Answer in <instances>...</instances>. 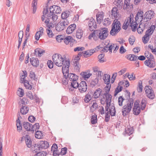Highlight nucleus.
Wrapping results in <instances>:
<instances>
[{
	"mask_svg": "<svg viewBox=\"0 0 156 156\" xmlns=\"http://www.w3.org/2000/svg\"><path fill=\"white\" fill-rule=\"evenodd\" d=\"M52 58L54 63L58 66L61 67L63 66L62 67L63 68L64 65L66 66V62H68L70 64L69 59L65 57L64 58L60 54L58 53L55 54L53 55Z\"/></svg>",
	"mask_w": 156,
	"mask_h": 156,
	"instance_id": "1",
	"label": "nucleus"
},
{
	"mask_svg": "<svg viewBox=\"0 0 156 156\" xmlns=\"http://www.w3.org/2000/svg\"><path fill=\"white\" fill-rule=\"evenodd\" d=\"M66 65L62 68V72L63 76L65 79L67 80L68 78L71 81H73L75 80H77L78 79V76L74 73H69V67L70 64L68 62H66Z\"/></svg>",
	"mask_w": 156,
	"mask_h": 156,
	"instance_id": "2",
	"label": "nucleus"
},
{
	"mask_svg": "<svg viewBox=\"0 0 156 156\" xmlns=\"http://www.w3.org/2000/svg\"><path fill=\"white\" fill-rule=\"evenodd\" d=\"M147 103V101L143 99L140 104L138 101H136L134 103L133 108V113L135 115H138L140 112L141 110H143L145 108Z\"/></svg>",
	"mask_w": 156,
	"mask_h": 156,
	"instance_id": "3",
	"label": "nucleus"
},
{
	"mask_svg": "<svg viewBox=\"0 0 156 156\" xmlns=\"http://www.w3.org/2000/svg\"><path fill=\"white\" fill-rule=\"evenodd\" d=\"M121 24L120 22L118 20H115L112 25V29L110 32V34L115 36L120 31Z\"/></svg>",
	"mask_w": 156,
	"mask_h": 156,
	"instance_id": "4",
	"label": "nucleus"
},
{
	"mask_svg": "<svg viewBox=\"0 0 156 156\" xmlns=\"http://www.w3.org/2000/svg\"><path fill=\"white\" fill-rule=\"evenodd\" d=\"M133 103V100L131 99L129 103L123 106L122 109V113L124 116H126L129 113L131 110Z\"/></svg>",
	"mask_w": 156,
	"mask_h": 156,
	"instance_id": "5",
	"label": "nucleus"
},
{
	"mask_svg": "<svg viewBox=\"0 0 156 156\" xmlns=\"http://www.w3.org/2000/svg\"><path fill=\"white\" fill-rule=\"evenodd\" d=\"M101 96L103 97L101 98L103 99L106 103V105L105 107V111H108L109 108L111 106V102L112 101V96L109 93H102Z\"/></svg>",
	"mask_w": 156,
	"mask_h": 156,
	"instance_id": "6",
	"label": "nucleus"
},
{
	"mask_svg": "<svg viewBox=\"0 0 156 156\" xmlns=\"http://www.w3.org/2000/svg\"><path fill=\"white\" fill-rule=\"evenodd\" d=\"M155 26L152 25L150 28L147 30L145 32V34L142 38V40L144 44H146L148 42L149 39V37L152 34L155 29Z\"/></svg>",
	"mask_w": 156,
	"mask_h": 156,
	"instance_id": "7",
	"label": "nucleus"
},
{
	"mask_svg": "<svg viewBox=\"0 0 156 156\" xmlns=\"http://www.w3.org/2000/svg\"><path fill=\"white\" fill-rule=\"evenodd\" d=\"M97 36H98V38L101 40H104L108 37V30L107 28H104L101 30H96Z\"/></svg>",
	"mask_w": 156,
	"mask_h": 156,
	"instance_id": "8",
	"label": "nucleus"
},
{
	"mask_svg": "<svg viewBox=\"0 0 156 156\" xmlns=\"http://www.w3.org/2000/svg\"><path fill=\"white\" fill-rule=\"evenodd\" d=\"M147 53L149 55V56L148 57H147V58L148 59V60H146L144 62V64L150 68H153L155 66L154 57L151 53H149L148 52H147Z\"/></svg>",
	"mask_w": 156,
	"mask_h": 156,
	"instance_id": "9",
	"label": "nucleus"
},
{
	"mask_svg": "<svg viewBox=\"0 0 156 156\" xmlns=\"http://www.w3.org/2000/svg\"><path fill=\"white\" fill-rule=\"evenodd\" d=\"M69 23L67 20H65L58 23L55 26L56 30L58 31L63 30Z\"/></svg>",
	"mask_w": 156,
	"mask_h": 156,
	"instance_id": "10",
	"label": "nucleus"
},
{
	"mask_svg": "<svg viewBox=\"0 0 156 156\" xmlns=\"http://www.w3.org/2000/svg\"><path fill=\"white\" fill-rule=\"evenodd\" d=\"M144 89L147 96L150 99H153L155 94L151 87L150 86H146Z\"/></svg>",
	"mask_w": 156,
	"mask_h": 156,
	"instance_id": "11",
	"label": "nucleus"
},
{
	"mask_svg": "<svg viewBox=\"0 0 156 156\" xmlns=\"http://www.w3.org/2000/svg\"><path fill=\"white\" fill-rule=\"evenodd\" d=\"M154 16L153 11L150 10L147 11L144 15V22H146L150 21Z\"/></svg>",
	"mask_w": 156,
	"mask_h": 156,
	"instance_id": "12",
	"label": "nucleus"
},
{
	"mask_svg": "<svg viewBox=\"0 0 156 156\" xmlns=\"http://www.w3.org/2000/svg\"><path fill=\"white\" fill-rule=\"evenodd\" d=\"M136 22L139 23H142L144 22V15L143 11L140 10L136 14L135 18Z\"/></svg>",
	"mask_w": 156,
	"mask_h": 156,
	"instance_id": "13",
	"label": "nucleus"
},
{
	"mask_svg": "<svg viewBox=\"0 0 156 156\" xmlns=\"http://www.w3.org/2000/svg\"><path fill=\"white\" fill-rule=\"evenodd\" d=\"M89 29L91 31H93L97 28L95 20L93 18L90 19L88 22Z\"/></svg>",
	"mask_w": 156,
	"mask_h": 156,
	"instance_id": "14",
	"label": "nucleus"
},
{
	"mask_svg": "<svg viewBox=\"0 0 156 156\" xmlns=\"http://www.w3.org/2000/svg\"><path fill=\"white\" fill-rule=\"evenodd\" d=\"M87 89V84L85 81H83L79 84L78 88L79 91L81 93L85 92Z\"/></svg>",
	"mask_w": 156,
	"mask_h": 156,
	"instance_id": "15",
	"label": "nucleus"
},
{
	"mask_svg": "<svg viewBox=\"0 0 156 156\" xmlns=\"http://www.w3.org/2000/svg\"><path fill=\"white\" fill-rule=\"evenodd\" d=\"M49 11L55 14V13L57 14L60 13L61 11V8L58 6L52 5L49 8Z\"/></svg>",
	"mask_w": 156,
	"mask_h": 156,
	"instance_id": "16",
	"label": "nucleus"
},
{
	"mask_svg": "<svg viewBox=\"0 0 156 156\" xmlns=\"http://www.w3.org/2000/svg\"><path fill=\"white\" fill-rule=\"evenodd\" d=\"M131 15L130 14L129 17L127 18L124 22L122 28L123 29L126 30L129 25H130V22L131 20Z\"/></svg>",
	"mask_w": 156,
	"mask_h": 156,
	"instance_id": "17",
	"label": "nucleus"
},
{
	"mask_svg": "<svg viewBox=\"0 0 156 156\" xmlns=\"http://www.w3.org/2000/svg\"><path fill=\"white\" fill-rule=\"evenodd\" d=\"M76 25L75 24L70 25L66 30V33L68 34H72L76 29Z\"/></svg>",
	"mask_w": 156,
	"mask_h": 156,
	"instance_id": "18",
	"label": "nucleus"
},
{
	"mask_svg": "<svg viewBox=\"0 0 156 156\" xmlns=\"http://www.w3.org/2000/svg\"><path fill=\"white\" fill-rule=\"evenodd\" d=\"M49 146L48 142L46 141H41L39 144L38 148L39 149H46Z\"/></svg>",
	"mask_w": 156,
	"mask_h": 156,
	"instance_id": "19",
	"label": "nucleus"
},
{
	"mask_svg": "<svg viewBox=\"0 0 156 156\" xmlns=\"http://www.w3.org/2000/svg\"><path fill=\"white\" fill-rule=\"evenodd\" d=\"M30 62L32 65L34 66H37L39 65V61L38 58L32 57L30 58Z\"/></svg>",
	"mask_w": 156,
	"mask_h": 156,
	"instance_id": "20",
	"label": "nucleus"
},
{
	"mask_svg": "<svg viewBox=\"0 0 156 156\" xmlns=\"http://www.w3.org/2000/svg\"><path fill=\"white\" fill-rule=\"evenodd\" d=\"M101 89L100 88H98L96 89L95 91L94 94H93L94 98L96 99L98 98L101 95Z\"/></svg>",
	"mask_w": 156,
	"mask_h": 156,
	"instance_id": "21",
	"label": "nucleus"
},
{
	"mask_svg": "<svg viewBox=\"0 0 156 156\" xmlns=\"http://www.w3.org/2000/svg\"><path fill=\"white\" fill-rule=\"evenodd\" d=\"M24 128L27 131H31L32 129H31L32 124L27 122H24L23 123Z\"/></svg>",
	"mask_w": 156,
	"mask_h": 156,
	"instance_id": "22",
	"label": "nucleus"
},
{
	"mask_svg": "<svg viewBox=\"0 0 156 156\" xmlns=\"http://www.w3.org/2000/svg\"><path fill=\"white\" fill-rule=\"evenodd\" d=\"M50 20L49 19H46L44 21L45 23L46 24V26L49 29L55 27V23H54L53 22L52 23V22H49Z\"/></svg>",
	"mask_w": 156,
	"mask_h": 156,
	"instance_id": "23",
	"label": "nucleus"
},
{
	"mask_svg": "<svg viewBox=\"0 0 156 156\" xmlns=\"http://www.w3.org/2000/svg\"><path fill=\"white\" fill-rule=\"evenodd\" d=\"M94 52H95V50L92 49L84 51V56L86 58L89 57Z\"/></svg>",
	"mask_w": 156,
	"mask_h": 156,
	"instance_id": "24",
	"label": "nucleus"
},
{
	"mask_svg": "<svg viewBox=\"0 0 156 156\" xmlns=\"http://www.w3.org/2000/svg\"><path fill=\"white\" fill-rule=\"evenodd\" d=\"M83 34V31L80 28H78L76 30V36L78 39H80L82 37Z\"/></svg>",
	"mask_w": 156,
	"mask_h": 156,
	"instance_id": "25",
	"label": "nucleus"
},
{
	"mask_svg": "<svg viewBox=\"0 0 156 156\" xmlns=\"http://www.w3.org/2000/svg\"><path fill=\"white\" fill-rule=\"evenodd\" d=\"M71 13V12L68 10L63 12L61 14V18L65 20H66V19L69 16Z\"/></svg>",
	"mask_w": 156,
	"mask_h": 156,
	"instance_id": "26",
	"label": "nucleus"
},
{
	"mask_svg": "<svg viewBox=\"0 0 156 156\" xmlns=\"http://www.w3.org/2000/svg\"><path fill=\"white\" fill-rule=\"evenodd\" d=\"M25 142L27 146L30 148L31 147L32 141L30 137L28 135H26L25 137Z\"/></svg>",
	"mask_w": 156,
	"mask_h": 156,
	"instance_id": "27",
	"label": "nucleus"
},
{
	"mask_svg": "<svg viewBox=\"0 0 156 156\" xmlns=\"http://www.w3.org/2000/svg\"><path fill=\"white\" fill-rule=\"evenodd\" d=\"M114 3L119 9L122 8L123 4L122 0H115Z\"/></svg>",
	"mask_w": 156,
	"mask_h": 156,
	"instance_id": "28",
	"label": "nucleus"
},
{
	"mask_svg": "<svg viewBox=\"0 0 156 156\" xmlns=\"http://www.w3.org/2000/svg\"><path fill=\"white\" fill-rule=\"evenodd\" d=\"M23 74H22V75L20 76V82L21 83H24L25 81H27V80H25V78L27 76V73L26 71H23Z\"/></svg>",
	"mask_w": 156,
	"mask_h": 156,
	"instance_id": "29",
	"label": "nucleus"
},
{
	"mask_svg": "<svg viewBox=\"0 0 156 156\" xmlns=\"http://www.w3.org/2000/svg\"><path fill=\"white\" fill-rule=\"evenodd\" d=\"M107 112H109V113L112 116H114L115 115V106H112L109 109V111H107Z\"/></svg>",
	"mask_w": 156,
	"mask_h": 156,
	"instance_id": "30",
	"label": "nucleus"
},
{
	"mask_svg": "<svg viewBox=\"0 0 156 156\" xmlns=\"http://www.w3.org/2000/svg\"><path fill=\"white\" fill-rule=\"evenodd\" d=\"M145 27L144 23H141L140 24L139 27L137 29V31L139 34H141L144 30Z\"/></svg>",
	"mask_w": 156,
	"mask_h": 156,
	"instance_id": "31",
	"label": "nucleus"
},
{
	"mask_svg": "<svg viewBox=\"0 0 156 156\" xmlns=\"http://www.w3.org/2000/svg\"><path fill=\"white\" fill-rule=\"evenodd\" d=\"M29 108L25 106H23L20 108V112L22 115H25L28 112Z\"/></svg>",
	"mask_w": 156,
	"mask_h": 156,
	"instance_id": "32",
	"label": "nucleus"
},
{
	"mask_svg": "<svg viewBox=\"0 0 156 156\" xmlns=\"http://www.w3.org/2000/svg\"><path fill=\"white\" fill-rule=\"evenodd\" d=\"M103 79L104 83L107 84H110V76L107 74H105L103 77Z\"/></svg>",
	"mask_w": 156,
	"mask_h": 156,
	"instance_id": "33",
	"label": "nucleus"
},
{
	"mask_svg": "<svg viewBox=\"0 0 156 156\" xmlns=\"http://www.w3.org/2000/svg\"><path fill=\"white\" fill-rule=\"evenodd\" d=\"M137 22L134 21H133L131 23L130 22V26L131 27V29L132 31H135L137 28Z\"/></svg>",
	"mask_w": 156,
	"mask_h": 156,
	"instance_id": "34",
	"label": "nucleus"
},
{
	"mask_svg": "<svg viewBox=\"0 0 156 156\" xmlns=\"http://www.w3.org/2000/svg\"><path fill=\"white\" fill-rule=\"evenodd\" d=\"M130 0H125L124 5L123 7L124 9H126L129 7L131 8L130 7L132 6V5H130Z\"/></svg>",
	"mask_w": 156,
	"mask_h": 156,
	"instance_id": "35",
	"label": "nucleus"
},
{
	"mask_svg": "<svg viewBox=\"0 0 156 156\" xmlns=\"http://www.w3.org/2000/svg\"><path fill=\"white\" fill-rule=\"evenodd\" d=\"M128 59L130 61H136L137 60V56L134 54H129L127 55Z\"/></svg>",
	"mask_w": 156,
	"mask_h": 156,
	"instance_id": "36",
	"label": "nucleus"
},
{
	"mask_svg": "<svg viewBox=\"0 0 156 156\" xmlns=\"http://www.w3.org/2000/svg\"><path fill=\"white\" fill-rule=\"evenodd\" d=\"M91 95L88 93L85 95L84 100L85 102L88 103L91 99Z\"/></svg>",
	"mask_w": 156,
	"mask_h": 156,
	"instance_id": "37",
	"label": "nucleus"
},
{
	"mask_svg": "<svg viewBox=\"0 0 156 156\" xmlns=\"http://www.w3.org/2000/svg\"><path fill=\"white\" fill-rule=\"evenodd\" d=\"M117 8L116 7H114L113 8L112 10V16H113L115 18H116L118 14L117 12Z\"/></svg>",
	"mask_w": 156,
	"mask_h": 156,
	"instance_id": "38",
	"label": "nucleus"
},
{
	"mask_svg": "<svg viewBox=\"0 0 156 156\" xmlns=\"http://www.w3.org/2000/svg\"><path fill=\"white\" fill-rule=\"evenodd\" d=\"M73 40L72 37L70 36H68L64 39V41L66 44H69L71 41H73Z\"/></svg>",
	"mask_w": 156,
	"mask_h": 156,
	"instance_id": "39",
	"label": "nucleus"
},
{
	"mask_svg": "<svg viewBox=\"0 0 156 156\" xmlns=\"http://www.w3.org/2000/svg\"><path fill=\"white\" fill-rule=\"evenodd\" d=\"M77 80H75L72 81L71 83L72 87L74 88H76L78 87L79 88V84L78 82L77 81Z\"/></svg>",
	"mask_w": 156,
	"mask_h": 156,
	"instance_id": "40",
	"label": "nucleus"
},
{
	"mask_svg": "<svg viewBox=\"0 0 156 156\" xmlns=\"http://www.w3.org/2000/svg\"><path fill=\"white\" fill-rule=\"evenodd\" d=\"M35 136L36 138L40 139L42 138L43 136L42 132L40 131H37L35 134Z\"/></svg>",
	"mask_w": 156,
	"mask_h": 156,
	"instance_id": "41",
	"label": "nucleus"
},
{
	"mask_svg": "<svg viewBox=\"0 0 156 156\" xmlns=\"http://www.w3.org/2000/svg\"><path fill=\"white\" fill-rule=\"evenodd\" d=\"M97 116L96 115L94 114L92 116L91 122L92 124H94L97 122Z\"/></svg>",
	"mask_w": 156,
	"mask_h": 156,
	"instance_id": "42",
	"label": "nucleus"
},
{
	"mask_svg": "<svg viewBox=\"0 0 156 156\" xmlns=\"http://www.w3.org/2000/svg\"><path fill=\"white\" fill-rule=\"evenodd\" d=\"M125 132L128 135H130L133 133V128L130 126H129V127H128L127 129H126Z\"/></svg>",
	"mask_w": 156,
	"mask_h": 156,
	"instance_id": "43",
	"label": "nucleus"
},
{
	"mask_svg": "<svg viewBox=\"0 0 156 156\" xmlns=\"http://www.w3.org/2000/svg\"><path fill=\"white\" fill-rule=\"evenodd\" d=\"M37 2H35V0L33 1L32 3V6L33 7V13H35L36 12L37 9Z\"/></svg>",
	"mask_w": 156,
	"mask_h": 156,
	"instance_id": "44",
	"label": "nucleus"
},
{
	"mask_svg": "<svg viewBox=\"0 0 156 156\" xmlns=\"http://www.w3.org/2000/svg\"><path fill=\"white\" fill-rule=\"evenodd\" d=\"M142 81L140 80L139 81L138 86L137 87V90L138 92H141L142 91Z\"/></svg>",
	"mask_w": 156,
	"mask_h": 156,
	"instance_id": "45",
	"label": "nucleus"
},
{
	"mask_svg": "<svg viewBox=\"0 0 156 156\" xmlns=\"http://www.w3.org/2000/svg\"><path fill=\"white\" fill-rule=\"evenodd\" d=\"M122 89V87L120 86H118L116 88L115 91L114 96H115L117 94L121 91Z\"/></svg>",
	"mask_w": 156,
	"mask_h": 156,
	"instance_id": "46",
	"label": "nucleus"
},
{
	"mask_svg": "<svg viewBox=\"0 0 156 156\" xmlns=\"http://www.w3.org/2000/svg\"><path fill=\"white\" fill-rule=\"evenodd\" d=\"M40 126L39 123H36L34 125H32L31 129H32L31 131L34 132V130L36 131V129H39Z\"/></svg>",
	"mask_w": 156,
	"mask_h": 156,
	"instance_id": "47",
	"label": "nucleus"
},
{
	"mask_svg": "<svg viewBox=\"0 0 156 156\" xmlns=\"http://www.w3.org/2000/svg\"><path fill=\"white\" fill-rule=\"evenodd\" d=\"M103 23L104 26H107L111 24V21L109 18H107L105 19Z\"/></svg>",
	"mask_w": 156,
	"mask_h": 156,
	"instance_id": "48",
	"label": "nucleus"
},
{
	"mask_svg": "<svg viewBox=\"0 0 156 156\" xmlns=\"http://www.w3.org/2000/svg\"><path fill=\"white\" fill-rule=\"evenodd\" d=\"M26 89L29 90L31 89L32 88V86L30 85L28 81H25L24 83H23Z\"/></svg>",
	"mask_w": 156,
	"mask_h": 156,
	"instance_id": "49",
	"label": "nucleus"
},
{
	"mask_svg": "<svg viewBox=\"0 0 156 156\" xmlns=\"http://www.w3.org/2000/svg\"><path fill=\"white\" fill-rule=\"evenodd\" d=\"M104 56L105 55L103 54H101L98 55V58L99 62L102 63L103 62L105 61L104 58Z\"/></svg>",
	"mask_w": 156,
	"mask_h": 156,
	"instance_id": "50",
	"label": "nucleus"
},
{
	"mask_svg": "<svg viewBox=\"0 0 156 156\" xmlns=\"http://www.w3.org/2000/svg\"><path fill=\"white\" fill-rule=\"evenodd\" d=\"M26 94L27 97L29 98L31 100L34 99V95L31 91H28L26 92Z\"/></svg>",
	"mask_w": 156,
	"mask_h": 156,
	"instance_id": "51",
	"label": "nucleus"
},
{
	"mask_svg": "<svg viewBox=\"0 0 156 156\" xmlns=\"http://www.w3.org/2000/svg\"><path fill=\"white\" fill-rule=\"evenodd\" d=\"M48 11V9L46 8V9H44L43 11V15L41 17V20L42 21H44V18L45 17L46 18H47L45 16H46L47 13Z\"/></svg>",
	"mask_w": 156,
	"mask_h": 156,
	"instance_id": "52",
	"label": "nucleus"
},
{
	"mask_svg": "<svg viewBox=\"0 0 156 156\" xmlns=\"http://www.w3.org/2000/svg\"><path fill=\"white\" fill-rule=\"evenodd\" d=\"M18 94L20 97H23L24 95V90L22 88H19L17 91Z\"/></svg>",
	"mask_w": 156,
	"mask_h": 156,
	"instance_id": "53",
	"label": "nucleus"
},
{
	"mask_svg": "<svg viewBox=\"0 0 156 156\" xmlns=\"http://www.w3.org/2000/svg\"><path fill=\"white\" fill-rule=\"evenodd\" d=\"M98 107V104L96 102H94L90 107L91 110L92 112L94 111Z\"/></svg>",
	"mask_w": 156,
	"mask_h": 156,
	"instance_id": "54",
	"label": "nucleus"
},
{
	"mask_svg": "<svg viewBox=\"0 0 156 156\" xmlns=\"http://www.w3.org/2000/svg\"><path fill=\"white\" fill-rule=\"evenodd\" d=\"M110 88L111 84H107L106 87L104 89L105 92L104 93H109Z\"/></svg>",
	"mask_w": 156,
	"mask_h": 156,
	"instance_id": "55",
	"label": "nucleus"
},
{
	"mask_svg": "<svg viewBox=\"0 0 156 156\" xmlns=\"http://www.w3.org/2000/svg\"><path fill=\"white\" fill-rule=\"evenodd\" d=\"M47 154V153L44 151L38 152L36 154H35L34 156H45Z\"/></svg>",
	"mask_w": 156,
	"mask_h": 156,
	"instance_id": "56",
	"label": "nucleus"
},
{
	"mask_svg": "<svg viewBox=\"0 0 156 156\" xmlns=\"http://www.w3.org/2000/svg\"><path fill=\"white\" fill-rule=\"evenodd\" d=\"M30 76L32 80H35L36 79H37L36 78L35 74L34 72L33 71H31L30 72Z\"/></svg>",
	"mask_w": 156,
	"mask_h": 156,
	"instance_id": "57",
	"label": "nucleus"
},
{
	"mask_svg": "<svg viewBox=\"0 0 156 156\" xmlns=\"http://www.w3.org/2000/svg\"><path fill=\"white\" fill-rule=\"evenodd\" d=\"M98 82V78L97 77L94 80H93L91 83V85L94 86L97 84Z\"/></svg>",
	"mask_w": 156,
	"mask_h": 156,
	"instance_id": "58",
	"label": "nucleus"
},
{
	"mask_svg": "<svg viewBox=\"0 0 156 156\" xmlns=\"http://www.w3.org/2000/svg\"><path fill=\"white\" fill-rule=\"evenodd\" d=\"M109 43H108L107 45H105V46H104V48H103L101 50V52L102 53V52H107L109 50H108L109 48Z\"/></svg>",
	"mask_w": 156,
	"mask_h": 156,
	"instance_id": "59",
	"label": "nucleus"
},
{
	"mask_svg": "<svg viewBox=\"0 0 156 156\" xmlns=\"http://www.w3.org/2000/svg\"><path fill=\"white\" fill-rule=\"evenodd\" d=\"M97 32L96 31H94L93 32L90 34L89 36V39H91L92 37H93L94 39V40H95V36L96 35L97 36Z\"/></svg>",
	"mask_w": 156,
	"mask_h": 156,
	"instance_id": "60",
	"label": "nucleus"
},
{
	"mask_svg": "<svg viewBox=\"0 0 156 156\" xmlns=\"http://www.w3.org/2000/svg\"><path fill=\"white\" fill-rule=\"evenodd\" d=\"M57 16L54 14L53 15H52L49 20H50V21L51 20L54 22V23H55V21L57 20Z\"/></svg>",
	"mask_w": 156,
	"mask_h": 156,
	"instance_id": "61",
	"label": "nucleus"
},
{
	"mask_svg": "<svg viewBox=\"0 0 156 156\" xmlns=\"http://www.w3.org/2000/svg\"><path fill=\"white\" fill-rule=\"evenodd\" d=\"M125 99L123 98L122 96H120L118 98V104L120 106L122 105V102Z\"/></svg>",
	"mask_w": 156,
	"mask_h": 156,
	"instance_id": "62",
	"label": "nucleus"
},
{
	"mask_svg": "<svg viewBox=\"0 0 156 156\" xmlns=\"http://www.w3.org/2000/svg\"><path fill=\"white\" fill-rule=\"evenodd\" d=\"M84 48L83 47H77L74 49V51H82L84 50Z\"/></svg>",
	"mask_w": 156,
	"mask_h": 156,
	"instance_id": "63",
	"label": "nucleus"
},
{
	"mask_svg": "<svg viewBox=\"0 0 156 156\" xmlns=\"http://www.w3.org/2000/svg\"><path fill=\"white\" fill-rule=\"evenodd\" d=\"M129 44L131 45H133L135 41L134 37L133 36L130 37L129 38Z\"/></svg>",
	"mask_w": 156,
	"mask_h": 156,
	"instance_id": "64",
	"label": "nucleus"
}]
</instances>
